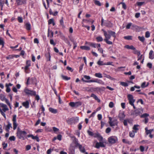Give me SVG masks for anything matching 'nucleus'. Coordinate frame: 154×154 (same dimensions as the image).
I'll return each mask as SVG.
<instances>
[{"instance_id":"nucleus-6","label":"nucleus","mask_w":154,"mask_h":154,"mask_svg":"<svg viewBox=\"0 0 154 154\" xmlns=\"http://www.w3.org/2000/svg\"><path fill=\"white\" fill-rule=\"evenodd\" d=\"M24 92L26 94L28 95L34 96L36 95L35 91L29 90L27 89H25L24 90Z\"/></svg>"},{"instance_id":"nucleus-32","label":"nucleus","mask_w":154,"mask_h":154,"mask_svg":"<svg viewBox=\"0 0 154 154\" xmlns=\"http://www.w3.org/2000/svg\"><path fill=\"white\" fill-rule=\"evenodd\" d=\"M149 115L148 114L145 113L141 116L140 117L141 118H144L145 119L146 118H147V117L149 116Z\"/></svg>"},{"instance_id":"nucleus-51","label":"nucleus","mask_w":154,"mask_h":154,"mask_svg":"<svg viewBox=\"0 0 154 154\" xmlns=\"http://www.w3.org/2000/svg\"><path fill=\"white\" fill-rule=\"evenodd\" d=\"M153 129H150L148 130H146V134L148 135L149 134H150L153 131Z\"/></svg>"},{"instance_id":"nucleus-61","label":"nucleus","mask_w":154,"mask_h":154,"mask_svg":"<svg viewBox=\"0 0 154 154\" xmlns=\"http://www.w3.org/2000/svg\"><path fill=\"white\" fill-rule=\"evenodd\" d=\"M31 146L30 145H27L26 146V149L27 150H28L30 149Z\"/></svg>"},{"instance_id":"nucleus-27","label":"nucleus","mask_w":154,"mask_h":154,"mask_svg":"<svg viewBox=\"0 0 154 154\" xmlns=\"http://www.w3.org/2000/svg\"><path fill=\"white\" fill-rule=\"evenodd\" d=\"M105 25L107 27H111L112 26V24L110 22L107 21L105 23Z\"/></svg>"},{"instance_id":"nucleus-15","label":"nucleus","mask_w":154,"mask_h":154,"mask_svg":"<svg viewBox=\"0 0 154 154\" xmlns=\"http://www.w3.org/2000/svg\"><path fill=\"white\" fill-rule=\"evenodd\" d=\"M149 58L151 59L154 58V54L152 50H151L149 53Z\"/></svg>"},{"instance_id":"nucleus-55","label":"nucleus","mask_w":154,"mask_h":154,"mask_svg":"<svg viewBox=\"0 0 154 154\" xmlns=\"http://www.w3.org/2000/svg\"><path fill=\"white\" fill-rule=\"evenodd\" d=\"M18 20L20 23H22L23 22V19L22 17H18Z\"/></svg>"},{"instance_id":"nucleus-64","label":"nucleus","mask_w":154,"mask_h":154,"mask_svg":"<svg viewBox=\"0 0 154 154\" xmlns=\"http://www.w3.org/2000/svg\"><path fill=\"white\" fill-rule=\"evenodd\" d=\"M98 51L100 52L101 54H103V50L101 48H99L98 49Z\"/></svg>"},{"instance_id":"nucleus-43","label":"nucleus","mask_w":154,"mask_h":154,"mask_svg":"<svg viewBox=\"0 0 154 154\" xmlns=\"http://www.w3.org/2000/svg\"><path fill=\"white\" fill-rule=\"evenodd\" d=\"M87 132H88V134L90 136H94V133L93 132H92L90 131H89V130Z\"/></svg>"},{"instance_id":"nucleus-63","label":"nucleus","mask_w":154,"mask_h":154,"mask_svg":"<svg viewBox=\"0 0 154 154\" xmlns=\"http://www.w3.org/2000/svg\"><path fill=\"white\" fill-rule=\"evenodd\" d=\"M53 129L54 131L55 132L58 131H59V129L58 128L55 127H53Z\"/></svg>"},{"instance_id":"nucleus-58","label":"nucleus","mask_w":154,"mask_h":154,"mask_svg":"<svg viewBox=\"0 0 154 154\" xmlns=\"http://www.w3.org/2000/svg\"><path fill=\"white\" fill-rule=\"evenodd\" d=\"M9 139L10 140L14 141L15 140V137L14 136H11L9 137Z\"/></svg>"},{"instance_id":"nucleus-37","label":"nucleus","mask_w":154,"mask_h":154,"mask_svg":"<svg viewBox=\"0 0 154 154\" xmlns=\"http://www.w3.org/2000/svg\"><path fill=\"white\" fill-rule=\"evenodd\" d=\"M138 38L140 41L143 42L145 40V38L143 36L140 37V36H139L138 37Z\"/></svg>"},{"instance_id":"nucleus-18","label":"nucleus","mask_w":154,"mask_h":154,"mask_svg":"<svg viewBox=\"0 0 154 154\" xmlns=\"http://www.w3.org/2000/svg\"><path fill=\"white\" fill-rule=\"evenodd\" d=\"M8 124L6 127L5 129L7 131H8L10 128H12L11 124L8 122Z\"/></svg>"},{"instance_id":"nucleus-40","label":"nucleus","mask_w":154,"mask_h":154,"mask_svg":"<svg viewBox=\"0 0 154 154\" xmlns=\"http://www.w3.org/2000/svg\"><path fill=\"white\" fill-rule=\"evenodd\" d=\"M62 77L64 79L66 80H68L70 79V77H68L67 76L64 75H62Z\"/></svg>"},{"instance_id":"nucleus-56","label":"nucleus","mask_w":154,"mask_h":154,"mask_svg":"<svg viewBox=\"0 0 154 154\" xmlns=\"http://www.w3.org/2000/svg\"><path fill=\"white\" fill-rule=\"evenodd\" d=\"M50 43L51 44L53 45H56V43L54 42V41L52 39L50 40Z\"/></svg>"},{"instance_id":"nucleus-24","label":"nucleus","mask_w":154,"mask_h":154,"mask_svg":"<svg viewBox=\"0 0 154 154\" xmlns=\"http://www.w3.org/2000/svg\"><path fill=\"white\" fill-rule=\"evenodd\" d=\"M46 58L47 61H50L51 60V56L49 53H48L45 54Z\"/></svg>"},{"instance_id":"nucleus-59","label":"nucleus","mask_w":154,"mask_h":154,"mask_svg":"<svg viewBox=\"0 0 154 154\" xmlns=\"http://www.w3.org/2000/svg\"><path fill=\"white\" fill-rule=\"evenodd\" d=\"M73 120V119L72 118L70 119L67 121V123L69 124H71Z\"/></svg>"},{"instance_id":"nucleus-34","label":"nucleus","mask_w":154,"mask_h":154,"mask_svg":"<svg viewBox=\"0 0 154 154\" xmlns=\"http://www.w3.org/2000/svg\"><path fill=\"white\" fill-rule=\"evenodd\" d=\"M130 120L129 119L124 120L123 122V123L125 126H126L127 125V122H129Z\"/></svg>"},{"instance_id":"nucleus-16","label":"nucleus","mask_w":154,"mask_h":154,"mask_svg":"<svg viewBox=\"0 0 154 154\" xmlns=\"http://www.w3.org/2000/svg\"><path fill=\"white\" fill-rule=\"evenodd\" d=\"M29 102L28 101H26L22 103V105L26 108H28L29 107Z\"/></svg>"},{"instance_id":"nucleus-46","label":"nucleus","mask_w":154,"mask_h":154,"mask_svg":"<svg viewBox=\"0 0 154 154\" xmlns=\"http://www.w3.org/2000/svg\"><path fill=\"white\" fill-rule=\"evenodd\" d=\"M124 38L126 39L130 40L132 39V37L131 36H125L124 37Z\"/></svg>"},{"instance_id":"nucleus-10","label":"nucleus","mask_w":154,"mask_h":154,"mask_svg":"<svg viewBox=\"0 0 154 154\" xmlns=\"http://www.w3.org/2000/svg\"><path fill=\"white\" fill-rule=\"evenodd\" d=\"M18 5H20L26 3V0H16Z\"/></svg>"},{"instance_id":"nucleus-36","label":"nucleus","mask_w":154,"mask_h":154,"mask_svg":"<svg viewBox=\"0 0 154 154\" xmlns=\"http://www.w3.org/2000/svg\"><path fill=\"white\" fill-rule=\"evenodd\" d=\"M6 87V91L7 92H9L11 91V89L10 88L8 87V84H6L5 85Z\"/></svg>"},{"instance_id":"nucleus-50","label":"nucleus","mask_w":154,"mask_h":154,"mask_svg":"<svg viewBox=\"0 0 154 154\" xmlns=\"http://www.w3.org/2000/svg\"><path fill=\"white\" fill-rule=\"evenodd\" d=\"M69 105L72 107H75V102H71L69 103Z\"/></svg>"},{"instance_id":"nucleus-7","label":"nucleus","mask_w":154,"mask_h":154,"mask_svg":"<svg viewBox=\"0 0 154 154\" xmlns=\"http://www.w3.org/2000/svg\"><path fill=\"white\" fill-rule=\"evenodd\" d=\"M108 140L110 143H114L117 141V139L116 137L112 136L108 138Z\"/></svg>"},{"instance_id":"nucleus-2","label":"nucleus","mask_w":154,"mask_h":154,"mask_svg":"<svg viewBox=\"0 0 154 154\" xmlns=\"http://www.w3.org/2000/svg\"><path fill=\"white\" fill-rule=\"evenodd\" d=\"M102 31H103V32L105 38H106V36L109 37V38H110L111 36L113 37L114 38H115L116 37V33L114 32L111 30H108L106 32L103 29H102Z\"/></svg>"},{"instance_id":"nucleus-38","label":"nucleus","mask_w":154,"mask_h":154,"mask_svg":"<svg viewBox=\"0 0 154 154\" xmlns=\"http://www.w3.org/2000/svg\"><path fill=\"white\" fill-rule=\"evenodd\" d=\"M120 84L125 87L127 86L128 85V84L127 83L124 82H120Z\"/></svg>"},{"instance_id":"nucleus-62","label":"nucleus","mask_w":154,"mask_h":154,"mask_svg":"<svg viewBox=\"0 0 154 154\" xmlns=\"http://www.w3.org/2000/svg\"><path fill=\"white\" fill-rule=\"evenodd\" d=\"M140 148L141 152H143L144 151V148L143 146H140Z\"/></svg>"},{"instance_id":"nucleus-29","label":"nucleus","mask_w":154,"mask_h":154,"mask_svg":"<svg viewBox=\"0 0 154 154\" xmlns=\"http://www.w3.org/2000/svg\"><path fill=\"white\" fill-rule=\"evenodd\" d=\"M139 126L138 125H135L133 128V129L135 131V132H137V131L138 130V129L137 128V127Z\"/></svg>"},{"instance_id":"nucleus-47","label":"nucleus","mask_w":154,"mask_h":154,"mask_svg":"<svg viewBox=\"0 0 154 154\" xmlns=\"http://www.w3.org/2000/svg\"><path fill=\"white\" fill-rule=\"evenodd\" d=\"M111 130V129L110 128H109V127L107 128L106 129V133L108 134L110 132Z\"/></svg>"},{"instance_id":"nucleus-52","label":"nucleus","mask_w":154,"mask_h":154,"mask_svg":"<svg viewBox=\"0 0 154 154\" xmlns=\"http://www.w3.org/2000/svg\"><path fill=\"white\" fill-rule=\"evenodd\" d=\"M31 61L30 60H27L26 62V65L30 66H31Z\"/></svg>"},{"instance_id":"nucleus-39","label":"nucleus","mask_w":154,"mask_h":154,"mask_svg":"<svg viewBox=\"0 0 154 154\" xmlns=\"http://www.w3.org/2000/svg\"><path fill=\"white\" fill-rule=\"evenodd\" d=\"M2 45V47L4 46V42L3 39L2 38L0 37V45Z\"/></svg>"},{"instance_id":"nucleus-25","label":"nucleus","mask_w":154,"mask_h":154,"mask_svg":"<svg viewBox=\"0 0 154 154\" xmlns=\"http://www.w3.org/2000/svg\"><path fill=\"white\" fill-rule=\"evenodd\" d=\"M94 75L97 77L99 78H102L103 76L102 75V74L100 73H96Z\"/></svg>"},{"instance_id":"nucleus-9","label":"nucleus","mask_w":154,"mask_h":154,"mask_svg":"<svg viewBox=\"0 0 154 154\" xmlns=\"http://www.w3.org/2000/svg\"><path fill=\"white\" fill-rule=\"evenodd\" d=\"M100 147H105V145L103 143L100 142L99 143H96L95 145V147L97 148H99Z\"/></svg>"},{"instance_id":"nucleus-54","label":"nucleus","mask_w":154,"mask_h":154,"mask_svg":"<svg viewBox=\"0 0 154 154\" xmlns=\"http://www.w3.org/2000/svg\"><path fill=\"white\" fill-rule=\"evenodd\" d=\"M120 4H122V8L125 9H126V5L124 3L121 2Z\"/></svg>"},{"instance_id":"nucleus-22","label":"nucleus","mask_w":154,"mask_h":154,"mask_svg":"<svg viewBox=\"0 0 154 154\" xmlns=\"http://www.w3.org/2000/svg\"><path fill=\"white\" fill-rule=\"evenodd\" d=\"M80 48L82 50H89L90 49L89 47L85 46H81Z\"/></svg>"},{"instance_id":"nucleus-14","label":"nucleus","mask_w":154,"mask_h":154,"mask_svg":"<svg viewBox=\"0 0 154 154\" xmlns=\"http://www.w3.org/2000/svg\"><path fill=\"white\" fill-rule=\"evenodd\" d=\"M28 137H31L33 139H35L38 142H39V138L37 136H34L32 134H30V135H29L28 136Z\"/></svg>"},{"instance_id":"nucleus-57","label":"nucleus","mask_w":154,"mask_h":154,"mask_svg":"<svg viewBox=\"0 0 154 154\" xmlns=\"http://www.w3.org/2000/svg\"><path fill=\"white\" fill-rule=\"evenodd\" d=\"M84 77L85 79L87 80L90 79H91V77L90 76L87 75H84Z\"/></svg>"},{"instance_id":"nucleus-35","label":"nucleus","mask_w":154,"mask_h":154,"mask_svg":"<svg viewBox=\"0 0 154 154\" xmlns=\"http://www.w3.org/2000/svg\"><path fill=\"white\" fill-rule=\"evenodd\" d=\"M0 98L2 101H4L6 99L5 96L3 94L0 95Z\"/></svg>"},{"instance_id":"nucleus-26","label":"nucleus","mask_w":154,"mask_h":154,"mask_svg":"<svg viewBox=\"0 0 154 154\" xmlns=\"http://www.w3.org/2000/svg\"><path fill=\"white\" fill-rule=\"evenodd\" d=\"M135 132L134 131H132L129 133V136L131 137H133L135 135Z\"/></svg>"},{"instance_id":"nucleus-28","label":"nucleus","mask_w":154,"mask_h":154,"mask_svg":"<svg viewBox=\"0 0 154 154\" xmlns=\"http://www.w3.org/2000/svg\"><path fill=\"white\" fill-rule=\"evenodd\" d=\"M82 103L80 101L75 102V107H77L81 105Z\"/></svg>"},{"instance_id":"nucleus-5","label":"nucleus","mask_w":154,"mask_h":154,"mask_svg":"<svg viewBox=\"0 0 154 154\" xmlns=\"http://www.w3.org/2000/svg\"><path fill=\"white\" fill-rule=\"evenodd\" d=\"M13 116L12 121L13 122V129L15 130L16 129L18 126V124L16 121L17 116L16 115H14Z\"/></svg>"},{"instance_id":"nucleus-13","label":"nucleus","mask_w":154,"mask_h":154,"mask_svg":"<svg viewBox=\"0 0 154 154\" xmlns=\"http://www.w3.org/2000/svg\"><path fill=\"white\" fill-rule=\"evenodd\" d=\"M109 37H107L106 36V38H105L104 39V41L108 44L109 45H112V42L109 40V39H110Z\"/></svg>"},{"instance_id":"nucleus-17","label":"nucleus","mask_w":154,"mask_h":154,"mask_svg":"<svg viewBox=\"0 0 154 154\" xmlns=\"http://www.w3.org/2000/svg\"><path fill=\"white\" fill-rule=\"evenodd\" d=\"M49 111L52 113L55 114L57 112V109H54L53 108L50 107L49 109Z\"/></svg>"},{"instance_id":"nucleus-21","label":"nucleus","mask_w":154,"mask_h":154,"mask_svg":"<svg viewBox=\"0 0 154 154\" xmlns=\"http://www.w3.org/2000/svg\"><path fill=\"white\" fill-rule=\"evenodd\" d=\"M125 48L127 49H131L133 50H135L136 49L132 45L129 46V45H126L125 46Z\"/></svg>"},{"instance_id":"nucleus-12","label":"nucleus","mask_w":154,"mask_h":154,"mask_svg":"<svg viewBox=\"0 0 154 154\" xmlns=\"http://www.w3.org/2000/svg\"><path fill=\"white\" fill-rule=\"evenodd\" d=\"M0 105L3 108L2 110L4 112L8 110V109L6 105L3 103H1Z\"/></svg>"},{"instance_id":"nucleus-30","label":"nucleus","mask_w":154,"mask_h":154,"mask_svg":"<svg viewBox=\"0 0 154 154\" xmlns=\"http://www.w3.org/2000/svg\"><path fill=\"white\" fill-rule=\"evenodd\" d=\"M48 23L49 24H50L52 23L53 26L55 25V23L54 21V20L52 19H51L49 20L48 21Z\"/></svg>"},{"instance_id":"nucleus-23","label":"nucleus","mask_w":154,"mask_h":154,"mask_svg":"<svg viewBox=\"0 0 154 154\" xmlns=\"http://www.w3.org/2000/svg\"><path fill=\"white\" fill-rule=\"evenodd\" d=\"M91 97H93L96 100H97L98 102H100V100L98 99V97L94 94H91Z\"/></svg>"},{"instance_id":"nucleus-11","label":"nucleus","mask_w":154,"mask_h":154,"mask_svg":"<svg viewBox=\"0 0 154 154\" xmlns=\"http://www.w3.org/2000/svg\"><path fill=\"white\" fill-rule=\"evenodd\" d=\"M76 145L77 146H78L80 149V150L83 152H85V149L84 148H82V146L79 144L78 143H76Z\"/></svg>"},{"instance_id":"nucleus-49","label":"nucleus","mask_w":154,"mask_h":154,"mask_svg":"<svg viewBox=\"0 0 154 154\" xmlns=\"http://www.w3.org/2000/svg\"><path fill=\"white\" fill-rule=\"evenodd\" d=\"M132 23H129L126 26V28L127 29H129L130 28L131 26L132 25Z\"/></svg>"},{"instance_id":"nucleus-33","label":"nucleus","mask_w":154,"mask_h":154,"mask_svg":"<svg viewBox=\"0 0 154 154\" xmlns=\"http://www.w3.org/2000/svg\"><path fill=\"white\" fill-rule=\"evenodd\" d=\"M97 41L98 42H101L103 41V38L101 36H98L96 38Z\"/></svg>"},{"instance_id":"nucleus-3","label":"nucleus","mask_w":154,"mask_h":154,"mask_svg":"<svg viewBox=\"0 0 154 154\" xmlns=\"http://www.w3.org/2000/svg\"><path fill=\"white\" fill-rule=\"evenodd\" d=\"M109 123L110 126L113 127L114 126H118V122L116 119L112 120V118L111 117H109Z\"/></svg>"},{"instance_id":"nucleus-60","label":"nucleus","mask_w":154,"mask_h":154,"mask_svg":"<svg viewBox=\"0 0 154 154\" xmlns=\"http://www.w3.org/2000/svg\"><path fill=\"white\" fill-rule=\"evenodd\" d=\"M98 119L99 120H101L102 118V116L101 114H99L97 115Z\"/></svg>"},{"instance_id":"nucleus-45","label":"nucleus","mask_w":154,"mask_h":154,"mask_svg":"<svg viewBox=\"0 0 154 154\" xmlns=\"http://www.w3.org/2000/svg\"><path fill=\"white\" fill-rule=\"evenodd\" d=\"M146 87V82H144L142 83V84L141 85V87L142 88H143Z\"/></svg>"},{"instance_id":"nucleus-41","label":"nucleus","mask_w":154,"mask_h":154,"mask_svg":"<svg viewBox=\"0 0 154 154\" xmlns=\"http://www.w3.org/2000/svg\"><path fill=\"white\" fill-rule=\"evenodd\" d=\"M94 3L96 5L99 6H100L101 5V4L100 2L97 0H95Z\"/></svg>"},{"instance_id":"nucleus-48","label":"nucleus","mask_w":154,"mask_h":154,"mask_svg":"<svg viewBox=\"0 0 154 154\" xmlns=\"http://www.w3.org/2000/svg\"><path fill=\"white\" fill-rule=\"evenodd\" d=\"M150 36V33L149 31H147L145 33V37L146 38H148Z\"/></svg>"},{"instance_id":"nucleus-19","label":"nucleus","mask_w":154,"mask_h":154,"mask_svg":"<svg viewBox=\"0 0 154 154\" xmlns=\"http://www.w3.org/2000/svg\"><path fill=\"white\" fill-rule=\"evenodd\" d=\"M103 74L104 75V77H105L109 79L112 80H115V79L114 78L111 77L109 75H107L105 73H104Z\"/></svg>"},{"instance_id":"nucleus-4","label":"nucleus","mask_w":154,"mask_h":154,"mask_svg":"<svg viewBox=\"0 0 154 154\" xmlns=\"http://www.w3.org/2000/svg\"><path fill=\"white\" fill-rule=\"evenodd\" d=\"M142 110L141 109H138L133 111L131 113V114L136 116L140 115V114H142Z\"/></svg>"},{"instance_id":"nucleus-1","label":"nucleus","mask_w":154,"mask_h":154,"mask_svg":"<svg viewBox=\"0 0 154 154\" xmlns=\"http://www.w3.org/2000/svg\"><path fill=\"white\" fill-rule=\"evenodd\" d=\"M26 134V131L21 130L19 128H17V134L19 138L24 140Z\"/></svg>"},{"instance_id":"nucleus-42","label":"nucleus","mask_w":154,"mask_h":154,"mask_svg":"<svg viewBox=\"0 0 154 154\" xmlns=\"http://www.w3.org/2000/svg\"><path fill=\"white\" fill-rule=\"evenodd\" d=\"M14 57L13 55H9L6 57V58L8 60L11 59H13Z\"/></svg>"},{"instance_id":"nucleus-20","label":"nucleus","mask_w":154,"mask_h":154,"mask_svg":"<svg viewBox=\"0 0 154 154\" xmlns=\"http://www.w3.org/2000/svg\"><path fill=\"white\" fill-rule=\"evenodd\" d=\"M26 28L28 30H29L31 29V25L30 23H26L25 24Z\"/></svg>"},{"instance_id":"nucleus-53","label":"nucleus","mask_w":154,"mask_h":154,"mask_svg":"<svg viewBox=\"0 0 154 154\" xmlns=\"http://www.w3.org/2000/svg\"><path fill=\"white\" fill-rule=\"evenodd\" d=\"M109 106L110 108H112L114 106V103L112 102H111L109 104Z\"/></svg>"},{"instance_id":"nucleus-8","label":"nucleus","mask_w":154,"mask_h":154,"mask_svg":"<svg viewBox=\"0 0 154 154\" xmlns=\"http://www.w3.org/2000/svg\"><path fill=\"white\" fill-rule=\"evenodd\" d=\"M128 97L129 101V103L130 105L134 103L135 101V100L133 98V96L131 94H129L128 95Z\"/></svg>"},{"instance_id":"nucleus-31","label":"nucleus","mask_w":154,"mask_h":154,"mask_svg":"<svg viewBox=\"0 0 154 154\" xmlns=\"http://www.w3.org/2000/svg\"><path fill=\"white\" fill-rule=\"evenodd\" d=\"M97 64L100 65H104L106 64V63H104L103 61L100 60L97 62Z\"/></svg>"},{"instance_id":"nucleus-44","label":"nucleus","mask_w":154,"mask_h":154,"mask_svg":"<svg viewBox=\"0 0 154 154\" xmlns=\"http://www.w3.org/2000/svg\"><path fill=\"white\" fill-rule=\"evenodd\" d=\"M89 44L92 46V47L96 48L97 47V44L93 43H90Z\"/></svg>"}]
</instances>
